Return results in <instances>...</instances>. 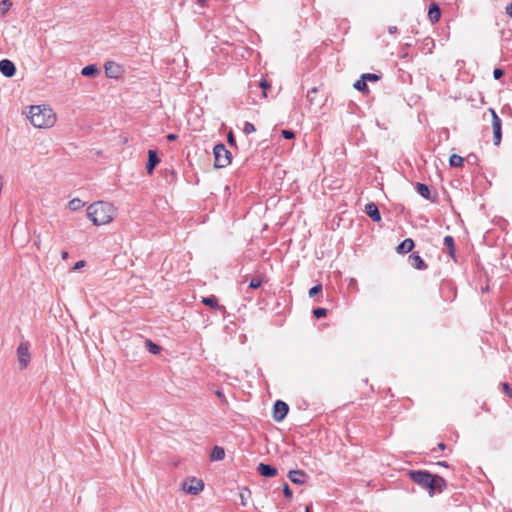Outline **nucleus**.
<instances>
[{
    "instance_id": "1",
    "label": "nucleus",
    "mask_w": 512,
    "mask_h": 512,
    "mask_svg": "<svg viewBox=\"0 0 512 512\" xmlns=\"http://www.w3.org/2000/svg\"><path fill=\"white\" fill-rule=\"evenodd\" d=\"M116 214L113 204L105 201L94 202L87 208V216L94 225L100 226L110 223Z\"/></svg>"
},
{
    "instance_id": "2",
    "label": "nucleus",
    "mask_w": 512,
    "mask_h": 512,
    "mask_svg": "<svg viewBox=\"0 0 512 512\" xmlns=\"http://www.w3.org/2000/svg\"><path fill=\"white\" fill-rule=\"evenodd\" d=\"M28 118L34 127L40 129L51 128L56 122L55 113L45 105L31 106Z\"/></svg>"
},
{
    "instance_id": "3",
    "label": "nucleus",
    "mask_w": 512,
    "mask_h": 512,
    "mask_svg": "<svg viewBox=\"0 0 512 512\" xmlns=\"http://www.w3.org/2000/svg\"><path fill=\"white\" fill-rule=\"evenodd\" d=\"M214 153V166L216 168H224L231 163V152L222 143L216 144L213 149Z\"/></svg>"
},
{
    "instance_id": "4",
    "label": "nucleus",
    "mask_w": 512,
    "mask_h": 512,
    "mask_svg": "<svg viewBox=\"0 0 512 512\" xmlns=\"http://www.w3.org/2000/svg\"><path fill=\"white\" fill-rule=\"evenodd\" d=\"M408 475L414 483L429 491L433 481V474L425 470H410Z\"/></svg>"
},
{
    "instance_id": "5",
    "label": "nucleus",
    "mask_w": 512,
    "mask_h": 512,
    "mask_svg": "<svg viewBox=\"0 0 512 512\" xmlns=\"http://www.w3.org/2000/svg\"><path fill=\"white\" fill-rule=\"evenodd\" d=\"M493 130V143L498 146L502 140V120L493 108H489Z\"/></svg>"
},
{
    "instance_id": "6",
    "label": "nucleus",
    "mask_w": 512,
    "mask_h": 512,
    "mask_svg": "<svg viewBox=\"0 0 512 512\" xmlns=\"http://www.w3.org/2000/svg\"><path fill=\"white\" fill-rule=\"evenodd\" d=\"M182 488L188 494L197 495L204 489V483L202 480L191 478L183 482Z\"/></svg>"
},
{
    "instance_id": "7",
    "label": "nucleus",
    "mask_w": 512,
    "mask_h": 512,
    "mask_svg": "<svg viewBox=\"0 0 512 512\" xmlns=\"http://www.w3.org/2000/svg\"><path fill=\"white\" fill-rule=\"evenodd\" d=\"M17 356L20 364V368L24 369L27 367L30 362V352H29V344L27 342H22L17 348Z\"/></svg>"
},
{
    "instance_id": "8",
    "label": "nucleus",
    "mask_w": 512,
    "mask_h": 512,
    "mask_svg": "<svg viewBox=\"0 0 512 512\" xmlns=\"http://www.w3.org/2000/svg\"><path fill=\"white\" fill-rule=\"evenodd\" d=\"M289 406L281 400H277L273 407V419L276 422H281L287 415Z\"/></svg>"
},
{
    "instance_id": "9",
    "label": "nucleus",
    "mask_w": 512,
    "mask_h": 512,
    "mask_svg": "<svg viewBox=\"0 0 512 512\" xmlns=\"http://www.w3.org/2000/svg\"><path fill=\"white\" fill-rule=\"evenodd\" d=\"M447 487V483L444 478L438 475H433L432 485L428 491V494L433 497L436 493H441Z\"/></svg>"
},
{
    "instance_id": "10",
    "label": "nucleus",
    "mask_w": 512,
    "mask_h": 512,
    "mask_svg": "<svg viewBox=\"0 0 512 512\" xmlns=\"http://www.w3.org/2000/svg\"><path fill=\"white\" fill-rule=\"evenodd\" d=\"M104 69H105V74H106V76H107V77H109V78H115V79H117V78H119V77L122 75V73H123V69H122V67H121L119 64H117V63H115V62H113V61H109V62H107V63L104 65Z\"/></svg>"
},
{
    "instance_id": "11",
    "label": "nucleus",
    "mask_w": 512,
    "mask_h": 512,
    "mask_svg": "<svg viewBox=\"0 0 512 512\" xmlns=\"http://www.w3.org/2000/svg\"><path fill=\"white\" fill-rule=\"evenodd\" d=\"M0 72L6 77H12L16 73V67L14 63L8 59L0 61Z\"/></svg>"
},
{
    "instance_id": "12",
    "label": "nucleus",
    "mask_w": 512,
    "mask_h": 512,
    "mask_svg": "<svg viewBox=\"0 0 512 512\" xmlns=\"http://www.w3.org/2000/svg\"><path fill=\"white\" fill-rule=\"evenodd\" d=\"M365 213L374 221V222H380L381 221V214L379 212V209L377 205L373 202L367 203L365 205Z\"/></svg>"
},
{
    "instance_id": "13",
    "label": "nucleus",
    "mask_w": 512,
    "mask_h": 512,
    "mask_svg": "<svg viewBox=\"0 0 512 512\" xmlns=\"http://www.w3.org/2000/svg\"><path fill=\"white\" fill-rule=\"evenodd\" d=\"M257 471L261 476L266 478H271L278 474V471L275 467L265 463H260L257 467Z\"/></svg>"
},
{
    "instance_id": "14",
    "label": "nucleus",
    "mask_w": 512,
    "mask_h": 512,
    "mask_svg": "<svg viewBox=\"0 0 512 512\" xmlns=\"http://www.w3.org/2000/svg\"><path fill=\"white\" fill-rule=\"evenodd\" d=\"M307 477V474L302 470H291L288 473L289 480L294 484H303Z\"/></svg>"
},
{
    "instance_id": "15",
    "label": "nucleus",
    "mask_w": 512,
    "mask_h": 512,
    "mask_svg": "<svg viewBox=\"0 0 512 512\" xmlns=\"http://www.w3.org/2000/svg\"><path fill=\"white\" fill-rule=\"evenodd\" d=\"M159 162H160V159L158 158L157 152L154 150H149L148 151V162H147V166H146L148 174L153 173L155 167L158 165Z\"/></svg>"
},
{
    "instance_id": "16",
    "label": "nucleus",
    "mask_w": 512,
    "mask_h": 512,
    "mask_svg": "<svg viewBox=\"0 0 512 512\" xmlns=\"http://www.w3.org/2000/svg\"><path fill=\"white\" fill-rule=\"evenodd\" d=\"M409 263L412 267L418 270H425L427 269V264L424 262V260L420 257L418 253H412L409 255Z\"/></svg>"
},
{
    "instance_id": "17",
    "label": "nucleus",
    "mask_w": 512,
    "mask_h": 512,
    "mask_svg": "<svg viewBox=\"0 0 512 512\" xmlns=\"http://www.w3.org/2000/svg\"><path fill=\"white\" fill-rule=\"evenodd\" d=\"M441 17V11L439 6L436 3H432L428 10V18L432 24H435L439 21Z\"/></svg>"
},
{
    "instance_id": "18",
    "label": "nucleus",
    "mask_w": 512,
    "mask_h": 512,
    "mask_svg": "<svg viewBox=\"0 0 512 512\" xmlns=\"http://www.w3.org/2000/svg\"><path fill=\"white\" fill-rule=\"evenodd\" d=\"M414 248V241L411 238L403 240L396 248L398 253H409Z\"/></svg>"
},
{
    "instance_id": "19",
    "label": "nucleus",
    "mask_w": 512,
    "mask_h": 512,
    "mask_svg": "<svg viewBox=\"0 0 512 512\" xmlns=\"http://www.w3.org/2000/svg\"><path fill=\"white\" fill-rule=\"evenodd\" d=\"M224 457H225V450L223 447L215 446L212 449L211 454H210V459L212 461H220V460L224 459Z\"/></svg>"
},
{
    "instance_id": "20",
    "label": "nucleus",
    "mask_w": 512,
    "mask_h": 512,
    "mask_svg": "<svg viewBox=\"0 0 512 512\" xmlns=\"http://www.w3.org/2000/svg\"><path fill=\"white\" fill-rule=\"evenodd\" d=\"M81 74L85 77H95L99 74V70L96 65L91 64V65L85 66L82 69Z\"/></svg>"
},
{
    "instance_id": "21",
    "label": "nucleus",
    "mask_w": 512,
    "mask_h": 512,
    "mask_svg": "<svg viewBox=\"0 0 512 512\" xmlns=\"http://www.w3.org/2000/svg\"><path fill=\"white\" fill-rule=\"evenodd\" d=\"M202 303L206 306H209L213 309H216V310H219L221 309L222 307L219 305L218 303V300L216 297L214 296H210V297H203L202 298Z\"/></svg>"
},
{
    "instance_id": "22",
    "label": "nucleus",
    "mask_w": 512,
    "mask_h": 512,
    "mask_svg": "<svg viewBox=\"0 0 512 512\" xmlns=\"http://www.w3.org/2000/svg\"><path fill=\"white\" fill-rule=\"evenodd\" d=\"M416 190L425 199H430V189L426 184L417 183Z\"/></svg>"
},
{
    "instance_id": "23",
    "label": "nucleus",
    "mask_w": 512,
    "mask_h": 512,
    "mask_svg": "<svg viewBox=\"0 0 512 512\" xmlns=\"http://www.w3.org/2000/svg\"><path fill=\"white\" fill-rule=\"evenodd\" d=\"M444 245L449 250V255L453 256L455 253L454 239L452 236L447 235L444 237Z\"/></svg>"
},
{
    "instance_id": "24",
    "label": "nucleus",
    "mask_w": 512,
    "mask_h": 512,
    "mask_svg": "<svg viewBox=\"0 0 512 512\" xmlns=\"http://www.w3.org/2000/svg\"><path fill=\"white\" fill-rule=\"evenodd\" d=\"M84 205H85V203L79 198H74V199L70 200L68 203V207L72 211H77V210L81 209Z\"/></svg>"
},
{
    "instance_id": "25",
    "label": "nucleus",
    "mask_w": 512,
    "mask_h": 512,
    "mask_svg": "<svg viewBox=\"0 0 512 512\" xmlns=\"http://www.w3.org/2000/svg\"><path fill=\"white\" fill-rule=\"evenodd\" d=\"M463 161H464V159L461 156L457 155V154H452L450 156V159H449V163H450V165L452 167H460V166H462L463 165Z\"/></svg>"
},
{
    "instance_id": "26",
    "label": "nucleus",
    "mask_w": 512,
    "mask_h": 512,
    "mask_svg": "<svg viewBox=\"0 0 512 512\" xmlns=\"http://www.w3.org/2000/svg\"><path fill=\"white\" fill-rule=\"evenodd\" d=\"M353 87L358 90V91H361V92H365V91H368V87H367V83L366 81L362 78V76L360 77V79H358Z\"/></svg>"
},
{
    "instance_id": "27",
    "label": "nucleus",
    "mask_w": 512,
    "mask_h": 512,
    "mask_svg": "<svg viewBox=\"0 0 512 512\" xmlns=\"http://www.w3.org/2000/svg\"><path fill=\"white\" fill-rule=\"evenodd\" d=\"M12 7V2L10 0H2L0 2V14L4 16Z\"/></svg>"
},
{
    "instance_id": "28",
    "label": "nucleus",
    "mask_w": 512,
    "mask_h": 512,
    "mask_svg": "<svg viewBox=\"0 0 512 512\" xmlns=\"http://www.w3.org/2000/svg\"><path fill=\"white\" fill-rule=\"evenodd\" d=\"M146 346L148 348V351L154 355L160 353L161 351V347L150 340H146Z\"/></svg>"
},
{
    "instance_id": "29",
    "label": "nucleus",
    "mask_w": 512,
    "mask_h": 512,
    "mask_svg": "<svg viewBox=\"0 0 512 512\" xmlns=\"http://www.w3.org/2000/svg\"><path fill=\"white\" fill-rule=\"evenodd\" d=\"M362 78L366 81V83L369 82H377L380 80L381 76L374 73H365L362 74Z\"/></svg>"
},
{
    "instance_id": "30",
    "label": "nucleus",
    "mask_w": 512,
    "mask_h": 512,
    "mask_svg": "<svg viewBox=\"0 0 512 512\" xmlns=\"http://www.w3.org/2000/svg\"><path fill=\"white\" fill-rule=\"evenodd\" d=\"M256 131L255 126L250 122H245L243 132L245 134H251Z\"/></svg>"
},
{
    "instance_id": "31",
    "label": "nucleus",
    "mask_w": 512,
    "mask_h": 512,
    "mask_svg": "<svg viewBox=\"0 0 512 512\" xmlns=\"http://www.w3.org/2000/svg\"><path fill=\"white\" fill-rule=\"evenodd\" d=\"M326 314L327 310L325 308H315L313 310V315L318 319L326 316Z\"/></svg>"
},
{
    "instance_id": "32",
    "label": "nucleus",
    "mask_w": 512,
    "mask_h": 512,
    "mask_svg": "<svg viewBox=\"0 0 512 512\" xmlns=\"http://www.w3.org/2000/svg\"><path fill=\"white\" fill-rule=\"evenodd\" d=\"M322 291V285L318 284V285H315L313 286L310 290H309V296L310 297H314L315 295H317L318 293H320Z\"/></svg>"
},
{
    "instance_id": "33",
    "label": "nucleus",
    "mask_w": 512,
    "mask_h": 512,
    "mask_svg": "<svg viewBox=\"0 0 512 512\" xmlns=\"http://www.w3.org/2000/svg\"><path fill=\"white\" fill-rule=\"evenodd\" d=\"M197 4L200 7V10L196 9L194 12L197 14H203L202 9H204L206 7L207 0H197Z\"/></svg>"
},
{
    "instance_id": "34",
    "label": "nucleus",
    "mask_w": 512,
    "mask_h": 512,
    "mask_svg": "<svg viewBox=\"0 0 512 512\" xmlns=\"http://www.w3.org/2000/svg\"><path fill=\"white\" fill-rule=\"evenodd\" d=\"M262 284V281L259 280V279H252L250 282H249V287L252 288V289H257L261 286Z\"/></svg>"
},
{
    "instance_id": "35",
    "label": "nucleus",
    "mask_w": 512,
    "mask_h": 512,
    "mask_svg": "<svg viewBox=\"0 0 512 512\" xmlns=\"http://www.w3.org/2000/svg\"><path fill=\"white\" fill-rule=\"evenodd\" d=\"M283 493L286 498H291L293 495V493L287 483H284V485H283Z\"/></svg>"
},
{
    "instance_id": "36",
    "label": "nucleus",
    "mask_w": 512,
    "mask_h": 512,
    "mask_svg": "<svg viewBox=\"0 0 512 512\" xmlns=\"http://www.w3.org/2000/svg\"><path fill=\"white\" fill-rule=\"evenodd\" d=\"M282 136L285 138V139H293L295 137V134L293 131L291 130H282Z\"/></svg>"
},
{
    "instance_id": "37",
    "label": "nucleus",
    "mask_w": 512,
    "mask_h": 512,
    "mask_svg": "<svg viewBox=\"0 0 512 512\" xmlns=\"http://www.w3.org/2000/svg\"><path fill=\"white\" fill-rule=\"evenodd\" d=\"M260 87L263 89V96L267 97L266 89L270 87V84L266 80H261Z\"/></svg>"
},
{
    "instance_id": "38",
    "label": "nucleus",
    "mask_w": 512,
    "mask_h": 512,
    "mask_svg": "<svg viewBox=\"0 0 512 512\" xmlns=\"http://www.w3.org/2000/svg\"><path fill=\"white\" fill-rule=\"evenodd\" d=\"M504 75V71L500 68H496L493 71V76L496 80L500 79Z\"/></svg>"
},
{
    "instance_id": "39",
    "label": "nucleus",
    "mask_w": 512,
    "mask_h": 512,
    "mask_svg": "<svg viewBox=\"0 0 512 512\" xmlns=\"http://www.w3.org/2000/svg\"><path fill=\"white\" fill-rule=\"evenodd\" d=\"M228 142H229L230 145H235L236 144L235 138H234L232 133L228 134Z\"/></svg>"
},
{
    "instance_id": "40",
    "label": "nucleus",
    "mask_w": 512,
    "mask_h": 512,
    "mask_svg": "<svg viewBox=\"0 0 512 512\" xmlns=\"http://www.w3.org/2000/svg\"><path fill=\"white\" fill-rule=\"evenodd\" d=\"M506 13L512 18V2L507 5Z\"/></svg>"
},
{
    "instance_id": "41",
    "label": "nucleus",
    "mask_w": 512,
    "mask_h": 512,
    "mask_svg": "<svg viewBox=\"0 0 512 512\" xmlns=\"http://www.w3.org/2000/svg\"><path fill=\"white\" fill-rule=\"evenodd\" d=\"M84 265H85V262H84L83 260L78 261V262L75 264V266H74V268H73V269H75V270H76V269H79V268L83 267Z\"/></svg>"
},
{
    "instance_id": "42",
    "label": "nucleus",
    "mask_w": 512,
    "mask_h": 512,
    "mask_svg": "<svg viewBox=\"0 0 512 512\" xmlns=\"http://www.w3.org/2000/svg\"><path fill=\"white\" fill-rule=\"evenodd\" d=\"M397 31H398V29H397V27H396V26H390V27L388 28V32H389L390 34H394V33H396Z\"/></svg>"
},
{
    "instance_id": "43",
    "label": "nucleus",
    "mask_w": 512,
    "mask_h": 512,
    "mask_svg": "<svg viewBox=\"0 0 512 512\" xmlns=\"http://www.w3.org/2000/svg\"><path fill=\"white\" fill-rule=\"evenodd\" d=\"M177 139V135L176 134H168L167 135V140L169 141H174Z\"/></svg>"
},
{
    "instance_id": "44",
    "label": "nucleus",
    "mask_w": 512,
    "mask_h": 512,
    "mask_svg": "<svg viewBox=\"0 0 512 512\" xmlns=\"http://www.w3.org/2000/svg\"><path fill=\"white\" fill-rule=\"evenodd\" d=\"M503 387H504V389H505L506 393H507L508 395H510V396H511V394H510V388H509V385H508L507 383H504V384H503Z\"/></svg>"
},
{
    "instance_id": "45",
    "label": "nucleus",
    "mask_w": 512,
    "mask_h": 512,
    "mask_svg": "<svg viewBox=\"0 0 512 512\" xmlns=\"http://www.w3.org/2000/svg\"><path fill=\"white\" fill-rule=\"evenodd\" d=\"M445 448H446V445L443 442L438 444V449L444 450Z\"/></svg>"
},
{
    "instance_id": "46",
    "label": "nucleus",
    "mask_w": 512,
    "mask_h": 512,
    "mask_svg": "<svg viewBox=\"0 0 512 512\" xmlns=\"http://www.w3.org/2000/svg\"><path fill=\"white\" fill-rule=\"evenodd\" d=\"M317 92V88L316 87H313L309 92H308V95L307 97L310 96V93H316Z\"/></svg>"
},
{
    "instance_id": "47",
    "label": "nucleus",
    "mask_w": 512,
    "mask_h": 512,
    "mask_svg": "<svg viewBox=\"0 0 512 512\" xmlns=\"http://www.w3.org/2000/svg\"><path fill=\"white\" fill-rule=\"evenodd\" d=\"M62 258L65 260L68 258V252L66 251H63L62 254H61Z\"/></svg>"
},
{
    "instance_id": "48",
    "label": "nucleus",
    "mask_w": 512,
    "mask_h": 512,
    "mask_svg": "<svg viewBox=\"0 0 512 512\" xmlns=\"http://www.w3.org/2000/svg\"><path fill=\"white\" fill-rule=\"evenodd\" d=\"M438 465H441V466H444V467H448V464L447 462L443 461V462H438Z\"/></svg>"
},
{
    "instance_id": "49",
    "label": "nucleus",
    "mask_w": 512,
    "mask_h": 512,
    "mask_svg": "<svg viewBox=\"0 0 512 512\" xmlns=\"http://www.w3.org/2000/svg\"><path fill=\"white\" fill-rule=\"evenodd\" d=\"M216 394H217L218 397H222L223 396L222 393L219 392V391H217Z\"/></svg>"
},
{
    "instance_id": "50",
    "label": "nucleus",
    "mask_w": 512,
    "mask_h": 512,
    "mask_svg": "<svg viewBox=\"0 0 512 512\" xmlns=\"http://www.w3.org/2000/svg\"><path fill=\"white\" fill-rule=\"evenodd\" d=\"M35 245L39 248L40 247V240L35 242Z\"/></svg>"
},
{
    "instance_id": "51",
    "label": "nucleus",
    "mask_w": 512,
    "mask_h": 512,
    "mask_svg": "<svg viewBox=\"0 0 512 512\" xmlns=\"http://www.w3.org/2000/svg\"><path fill=\"white\" fill-rule=\"evenodd\" d=\"M245 498L242 497V504L245 505Z\"/></svg>"
},
{
    "instance_id": "52",
    "label": "nucleus",
    "mask_w": 512,
    "mask_h": 512,
    "mask_svg": "<svg viewBox=\"0 0 512 512\" xmlns=\"http://www.w3.org/2000/svg\"><path fill=\"white\" fill-rule=\"evenodd\" d=\"M306 512H311L309 507L306 508Z\"/></svg>"
}]
</instances>
